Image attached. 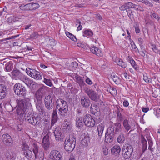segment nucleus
<instances>
[{
	"label": "nucleus",
	"mask_w": 160,
	"mask_h": 160,
	"mask_svg": "<svg viewBox=\"0 0 160 160\" xmlns=\"http://www.w3.org/2000/svg\"><path fill=\"white\" fill-rule=\"evenodd\" d=\"M18 108L16 109L17 114L22 116L23 115L27 112L28 110L32 109V105L30 100L29 98L18 100Z\"/></svg>",
	"instance_id": "obj_1"
},
{
	"label": "nucleus",
	"mask_w": 160,
	"mask_h": 160,
	"mask_svg": "<svg viewBox=\"0 0 160 160\" xmlns=\"http://www.w3.org/2000/svg\"><path fill=\"white\" fill-rule=\"evenodd\" d=\"M68 110L67 102L61 99H58L56 102V109L61 118H64Z\"/></svg>",
	"instance_id": "obj_2"
},
{
	"label": "nucleus",
	"mask_w": 160,
	"mask_h": 160,
	"mask_svg": "<svg viewBox=\"0 0 160 160\" xmlns=\"http://www.w3.org/2000/svg\"><path fill=\"white\" fill-rule=\"evenodd\" d=\"M13 89L15 93L19 97L23 98L25 97L27 91L26 88L22 84L16 83L14 86Z\"/></svg>",
	"instance_id": "obj_3"
},
{
	"label": "nucleus",
	"mask_w": 160,
	"mask_h": 160,
	"mask_svg": "<svg viewBox=\"0 0 160 160\" xmlns=\"http://www.w3.org/2000/svg\"><path fill=\"white\" fill-rule=\"evenodd\" d=\"M133 151V147L130 144L126 143L123 146L122 153L125 159L129 158L132 154Z\"/></svg>",
	"instance_id": "obj_4"
},
{
	"label": "nucleus",
	"mask_w": 160,
	"mask_h": 160,
	"mask_svg": "<svg viewBox=\"0 0 160 160\" xmlns=\"http://www.w3.org/2000/svg\"><path fill=\"white\" fill-rule=\"evenodd\" d=\"M84 91L91 100L97 102L99 99V96L98 93L92 89L88 88L87 86L84 88Z\"/></svg>",
	"instance_id": "obj_5"
},
{
	"label": "nucleus",
	"mask_w": 160,
	"mask_h": 160,
	"mask_svg": "<svg viewBox=\"0 0 160 160\" xmlns=\"http://www.w3.org/2000/svg\"><path fill=\"white\" fill-rule=\"evenodd\" d=\"M26 72L28 75L35 79L39 80L42 79V76L40 73L36 70L27 68Z\"/></svg>",
	"instance_id": "obj_6"
},
{
	"label": "nucleus",
	"mask_w": 160,
	"mask_h": 160,
	"mask_svg": "<svg viewBox=\"0 0 160 160\" xmlns=\"http://www.w3.org/2000/svg\"><path fill=\"white\" fill-rule=\"evenodd\" d=\"M54 96L51 95H46L44 98V101L45 106L48 110H51L53 108L54 102L53 99Z\"/></svg>",
	"instance_id": "obj_7"
},
{
	"label": "nucleus",
	"mask_w": 160,
	"mask_h": 160,
	"mask_svg": "<svg viewBox=\"0 0 160 160\" xmlns=\"http://www.w3.org/2000/svg\"><path fill=\"white\" fill-rule=\"evenodd\" d=\"M48 87L44 85L41 87L36 92L35 95V99L42 100L48 91Z\"/></svg>",
	"instance_id": "obj_8"
},
{
	"label": "nucleus",
	"mask_w": 160,
	"mask_h": 160,
	"mask_svg": "<svg viewBox=\"0 0 160 160\" xmlns=\"http://www.w3.org/2000/svg\"><path fill=\"white\" fill-rule=\"evenodd\" d=\"M85 125L88 127H92L95 124V121L93 117L89 114H86L83 118Z\"/></svg>",
	"instance_id": "obj_9"
},
{
	"label": "nucleus",
	"mask_w": 160,
	"mask_h": 160,
	"mask_svg": "<svg viewBox=\"0 0 160 160\" xmlns=\"http://www.w3.org/2000/svg\"><path fill=\"white\" fill-rule=\"evenodd\" d=\"M56 140L58 141H62L64 137L61 128L59 127H56L54 132Z\"/></svg>",
	"instance_id": "obj_10"
},
{
	"label": "nucleus",
	"mask_w": 160,
	"mask_h": 160,
	"mask_svg": "<svg viewBox=\"0 0 160 160\" xmlns=\"http://www.w3.org/2000/svg\"><path fill=\"white\" fill-rule=\"evenodd\" d=\"M26 120L28 121L29 123L35 126L37 124H39L40 120V117H35L32 114H28L27 116Z\"/></svg>",
	"instance_id": "obj_11"
},
{
	"label": "nucleus",
	"mask_w": 160,
	"mask_h": 160,
	"mask_svg": "<svg viewBox=\"0 0 160 160\" xmlns=\"http://www.w3.org/2000/svg\"><path fill=\"white\" fill-rule=\"evenodd\" d=\"M39 7V4L36 3L22 5L20 6V9L24 10H32L38 8Z\"/></svg>",
	"instance_id": "obj_12"
},
{
	"label": "nucleus",
	"mask_w": 160,
	"mask_h": 160,
	"mask_svg": "<svg viewBox=\"0 0 160 160\" xmlns=\"http://www.w3.org/2000/svg\"><path fill=\"white\" fill-rule=\"evenodd\" d=\"M1 140L5 146H9L12 143V140L11 136L8 133L4 134L1 137Z\"/></svg>",
	"instance_id": "obj_13"
},
{
	"label": "nucleus",
	"mask_w": 160,
	"mask_h": 160,
	"mask_svg": "<svg viewBox=\"0 0 160 160\" xmlns=\"http://www.w3.org/2000/svg\"><path fill=\"white\" fill-rule=\"evenodd\" d=\"M50 160H61L62 155L61 153L56 150L52 151L49 155Z\"/></svg>",
	"instance_id": "obj_14"
},
{
	"label": "nucleus",
	"mask_w": 160,
	"mask_h": 160,
	"mask_svg": "<svg viewBox=\"0 0 160 160\" xmlns=\"http://www.w3.org/2000/svg\"><path fill=\"white\" fill-rule=\"evenodd\" d=\"M50 134V132H48L47 134L43 138L42 142V147L45 150H47L49 148L50 145L49 136Z\"/></svg>",
	"instance_id": "obj_15"
},
{
	"label": "nucleus",
	"mask_w": 160,
	"mask_h": 160,
	"mask_svg": "<svg viewBox=\"0 0 160 160\" xmlns=\"http://www.w3.org/2000/svg\"><path fill=\"white\" fill-rule=\"evenodd\" d=\"M81 103L83 107L87 108L90 106L91 101L87 96H83L81 98Z\"/></svg>",
	"instance_id": "obj_16"
},
{
	"label": "nucleus",
	"mask_w": 160,
	"mask_h": 160,
	"mask_svg": "<svg viewBox=\"0 0 160 160\" xmlns=\"http://www.w3.org/2000/svg\"><path fill=\"white\" fill-rule=\"evenodd\" d=\"M122 124L125 129L127 131L131 129H133V127L135 126V125H132L133 124L129 122L128 120L127 119L124 120Z\"/></svg>",
	"instance_id": "obj_17"
},
{
	"label": "nucleus",
	"mask_w": 160,
	"mask_h": 160,
	"mask_svg": "<svg viewBox=\"0 0 160 160\" xmlns=\"http://www.w3.org/2000/svg\"><path fill=\"white\" fill-rule=\"evenodd\" d=\"M64 148L66 151H72L74 148L75 145L70 142L66 141L65 140L64 143Z\"/></svg>",
	"instance_id": "obj_18"
},
{
	"label": "nucleus",
	"mask_w": 160,
	"mask_h": 160,
	"mask_svg": "<svg viewBox=\"0 0 160 160\" xmlns=\"http://www.w3.org/2000/svg\"><path fill=\"white\" fill-rule=\"evenodd\" d=\"M105 127V125L103 123L99 124L97 126V129L98 131V139L100 140Z\"/></svg>",
	"instance_id": "obj_19"
},
{
	"label": "nucleus",
	"mask_w": 160,
	"mask_h": 160,
	"mask_svg": "<svg viewBox=\"0 0 160 160\" xmlns=\"http://www.w3.org/2000/svg\"><path fill=\"white\" fill-rule=\"evenodd\" d=\"M6 91V86L4 84H0V99H2L5 97Z\"/></svg>",
	"instance_id": "obj_20"
},
{
	"label": "nucleus",
	"mask_w": 160,
	"mask_h": 160,
	"mask_svg": "<svg viewBox=\"0 0 160 160\" xmlns=\"http://www.w3.org/2000/svg\"><path fill=\"white\" fill-rule=\"evenodd\" d=\"M81 143L84 146H87L90 142V137L88 135H82Z\"/></svg>",
	"instance_id": "obj_21"
},
{
	"label": "nucleus",
	"mask_w": 160,
	"mask_h": 160,
	"mask_svg": "<svg viewBox=\"0 0 160 160\" xmlns=\"http://www.w3.org/2000/svg\"><path fill=\"white\" fill-rule=\"evenodd\" d=\"M20 80L22 81L28 87L31 86V84L33 82V81L32 80L24 75L20 79Z\"/></svg>",
	"instance_id": "obj_22"
},
{
	"label": "nucleus",
	"mask_w": 160,
	"mask_h": 160,
	"mask_svg": "<svg viewBox=\"0 0 160 160\" xmlns=\"http://www.w3.org/2000/svg\"><path fill=\"white\" fill-rule=\"evenodd\" d=\"M90 50L93 54L97 55V56H100L102 55V53L101 50L99 49L97 47L95 46H92L90 48Z\"/></svg>",
	"instance_id": "obj_23"
},
{
	"label": "nucleus",
	"mask_w": 160,
	"mask_h": 160,
	"mask_svg": "<svg viewBox=\"0 0 160 160\" xmlns=\"http://www.w3.org/2000/svg\"><path fill=\"white\" fill-rule=\"evenodd\" d=\"M121 151L120 147L118 145H115L111 149V152L113 155H116L119 154Z\"/></svg>",
	"instance_id": "obj_24"
},
{
	"label": "nucleus",
	"mask_w": 160,
	"mask_h": 160,
	"mask_svg": "<svg viewBox=\"0 0 160 160\" xmlns=\"http://www.w3.org/2000/svg\"><path fill=\"white\" fill-rule=\"evenodd\" d=\"M11 73L13 76L17 77L20 80L24 75L19 70L17 69H14Z\"/></svg>",
	"instance_id": "obj_25"
},
{
	"label": "nucleus",
	"mask_w": 160,
	"mask_h": 160,
	"mask_svg": "<svg viewBox=\"0 0 160 160\" xmlns=\"http://www.w3.org/2000/svg\"><path fill=\"white\" fill-rule=\"evenodd\" d=\"M58 112L54 110L52 116L51 127L57 121L58 119Z\"/></svg>",
	"instance_id": "obj_26"
},
{
	"label": "nucleus",
	"mask_w": 160,
	"mask_h": 160,
	"mask_svg": "<svg viewBox=\"0 0 160 160\" xmlns=\"http://www.w3.org/2000/svg\"><path fill=\"white\" fill-rule=\"evenodd\" d=\"M6 160H15L16 155L10 151H7L5 153Z\"/></svg>",
	"instance_id": "obj_27"
},
{
	"label": "nucleus",
	"mask_w": 160,
	"mask_h": 160,
	"mask_svg": "<svg viewBox=\"0 0 160 160\" xmlns=\"http://www.w3.org/2000/svg\"><path fill=\"white\" fill-rule=\"evenodd\" d=\"M141 138L142 145V151L143 152L147 149L148 144L146 140L145 139L143 135H141Z\"/></svg>",
	"instance_id": "obj_28"
},
{
	"label": "nucleus",
	"mask_w": 160,
	"mask_h": 160,
	"mask_svg": "<svg viewBox=\"0 0 160 160\" xmlns=\"http://www.w3.org/2000/svg\"><path fill=\"white\" fill-rule=\"evenodd\" d=\"M75 78L76 79L77 82L79 84L81 87L84 86V85H85V87L87 86L84 82L83 79L82 77L78 75H76L75 77Z\"/></svg>",
	"instance_id": "obj_29"
},
{
	"label": "nucleus",
	"mask_w": 160,
	"mask_h": 160,
	"mask_svg": "<svg viewBox=\"0 0 160 160\" xmlns=\"http://www.w3.org/2000/svg\"><path fill=\"white\" fill-rule=\"evenodd\" d=\"M116 132L115 131V127L113 125H112L108 128L106 134L114 136Z\"/></svg>",
	"instance_id": "obj_30"
},
{
	"label": "nucleus",
	"mask_w": 160,
	"mask_h": 160,
	"mask_svg": "<svg viewBox=\"0 0 160 160\" xmlns=\"http://www.w3.org/2000/svg\"><path fill=\"white\" fill-rule=\"evenodd\" d=\"M13 68L12 62L11 61L7 62L5 65L4 69L7 72H10L11 71Z\"/></svg>",
	"instance_id": "obj_31"
},
{
	"label": "nucleus",
	"mask_w": 160,
	"mask_h": 160,
	"mask_svg": "<svg viewBox=\"0 0 160 160\" xmlns=\"http://www.w3.org/2000/svg\"><path fill=\"white\" fill-rule=\"evenodd\" d=\"M36 101V107L39 111H41L42 110V108L43 105L41 99H35Z\"/></svg>",
	"instance_id": "obj_32"
},
{
	"label": "nucleus",
	"mask_w": 160,
	"mask_h": 160,
	"mask_svg": "<svg viewBox=\"0 0 160 160\" xmlns=\"http://www.w3.org/2000/svg\"><path fill=\"white\" fill-rule=\"evenodd\" d=\"M99 109L98 106L95 104H91L90 108V111L93 114H95L96 112H98Z\"/></svg>",
	"instance_id": "obj_33"
},
{
	"label": "nucleus",
	"mask_w": 160,
	"mask_h": 160,
	"mask_svg": "<svg viewBox=\"0 0 160 160\" xmlns=\"http://www.w3.org/2000/svg\"><path fill=\"white\" fill-rule=\"evenodd\" d=\"M114 137V136L105 133V141L107 143H110L113 141Z\"/></svg>",
	"instance_id": "obj_34"
},
{
	"label": "nucleus",
	"mask_w": 160,
	"mask_h": 160,
	"mask_svg": "<svg viewBox=\"0 0 160 160\" xmlns=\"http://www.w3.org/2000/svg\"><path fill=\"white\" fill-rule=\"evenodd\" d=\"M33 151L35 154L36 158L38 156V145L35 143H33L32 145Z\"/></svg>",
	"instance_id": "obj_35"
},
{
	"label": "nucleus",
	"mask_w": 160,
	"mask_h": 160,
	"mask_svg": "<svg viewBox=\"0 0 160 160\" xmlns=\"http://www.w3.org/2000/svg\"><path fill=\"white\" fill-rule=\"evenodd\" d=\"M24 153L26 157L28 159H30L32 156V151L29 149L26 150L24 151Z\"/></svg>",
	"instance_id": "obj_36"
},
{
	"label": "nucleus",
	"mask_w": 160,
	"mask_h": 160,
	"mask_svg": "<svg viewBox=\"0 0 160 160\" xmlns=\"http://www.w3.org/2000/svg\"><path fill=\"white\" fill-rule=\"evenodd\" d=\"M18 18L16 16H13L8 18L7 21L9 24H10L16 21H18Z\"/></svg>",
	"instance_id": "obj_37"
},
{
	"label": "nucleus",
	"mask_w": 160,
	"mask_h": 160,
	"mask_svg": "<svg viewBox=\"0 0 160 160\" xmlns=\"http://www.w3.org/2000/svg\"><path fill=\"white\" fill-rule=\"evenodd\" d=\"M68 142L75 145L76 144V139L74 136L73 134H71L69 135V138L68 140Z\"/></svg>",
	"instance_id": "obj_38"
},
{
	"label": "nucleus",
	"mask_w": 160,
	"mask_h": 160,
	"mask_svg": "<svg viewBox=\"0 0 160 160\" xmlns=\"http://www.w3.org/2000/svg\"><path fill=\"white\" fill-rule=\"evenodd\" d=\"M116 62L118 65L123 68H125L127 67V64L121 59L118 58Z\"/></svg>",
	"instance_id": "obj_39"
},
{
	"label": "nucleus",
	"mask_w": 160,
	"mask_h": 160,
	"mask_svg": "<svg viewBox=\"0 0 160 160\" xmlns=\"http://www.w3.org/2000/svg\"><path fill=\"white\" fill-rule=\"evenodd\" d=\"M76 125L78 128H80L83 126V122L82 121V119L80 118H77L76 119Z\"/></svg>",
	"instance_id": "obj_40"
},
{
	"label": "nucleus",
	"mask_w": 160,
	"mask_h": 160,
	"mask_svg": "<svg viewBox=\"0 0 160 160\" xmlns=\"http://www.w3.org/2000/svg\"><path fill=\"white\" fill-rule=\"evenodd\" d=\"M113 126L115 127V132H119L121 130V125L120 123L119 122L115 123Z\"/></svg>",
	"instance_id": "obj_41"
},
{
	"label": "nucleus",
	"mask_w": 160,
	"mask_h": 160,
	"mask_svg": "<svg viewBox=\"0 0 160 160\" xmlns=\"http://www.w3.org/2000/svg\"><path fill=\"white\" fill-rule=\"evenodd\" d=\"M111 78L116 84H118L120 83V79L117 76L115 75H112Z\"/></svg>",
	"instance_id": "obj_42"
},
{
	"label": "nucleus",
	"mask_w": 160,
	"mask_h": 160,
	"mask_svg": "<svg viewBox=\"0 0 160 160\" xmlns=\"http://www.w3.org/2000/svg\"><path fill=\"white\" fill-rule=\"evenodd\" d=\"M19 35H15L13 36H12L11 37H10L8 38H6L5 39H3L0 40V43L1 44H3L4 43H6L5 42H3L4 41H5L7 40H9L11 39H15L16 38L18 37L19 36ZM7 42H6L7 43Z\"/></svg>",
	"instance_id": "obj_43"
},
{
	"label": "nucleus",
	"mask_w": 160,
	"mask_h": 160,
	"mask_svg": "<svg viewBox=\"0 0 160 160\" xmlns=\"http://www.w3.org/2000/svg\"><path fill=\"white\" fill-rule=\"evenodd\" d=\"M65 33L66 35L72 41H77V38L73 35L68 32H66Z\"/></svg>",
	"instance_id": "obj_44"
},
{
	"label": "nucleus",
	"mask_w": 160,
	"mask_h": 160,
	"mask_svg": "<svg viewBox=\"0 0 160 160\" xmlns=\"http://www.w3.org/2000/svg\"><path fill=\"white\" fill-rule=\"evenodd\" d=\"M125 137L123 134H120L118 138V142L119 143H122L125 141Z\"/></svg>",
	"instance_id": "obj_45"
},
{
	"label": "nucleus",
	"mask_w": 160,
	"mask_h": 160,
	"mask_svg": "<svg viewBox=\"0 0 160 160\" xmlns=\"http://www.w3.org/2000/svg\"><path fill=\"white\" fill-rule=\"evenodd\" d=\"M148 143L149 144L148 149L151 152H153L154 151V148H152L153 142L151 139L150 138H148Z\"/></svg>",
	"instance_id": "obj_46"
},
{
	"label": "nucleus",
	"mask_w": 160,
	"mask_h": 160,
	"mask_svg": "<svg viewBox=\"0 0 160 160\" xmlns=\"http://www.w3.org/2000/svg\"><path fill=\"white\" fill-rule=\"evenodd\" d=\"M43 82L46 85L49 87H51L53 85L51 80L46 78L45 77L44 78Z\"/></svg>",
	"instance_id": "obj_47"
},
{
	"label": "nucleus",
	"mask_w": 160,
	"mask_h": 160,
	"mask_svg": "<svg viewBox=\"0 0 160 160\" xmlns=\"http://www.w3.org/2000/svg\"><path fill=\"white\" fill-rule=\"evenodd\" d=\"M125 5L127 9H129L130 8H135V6H136V5H135L131 2L126 3Z\"/></svg>",
	"instance_id": "obj_48"
},
{
	"label": "nucleus",
	"mask_w": 160,
	"mask_h": 160,
	"mask_svg": "<svg viewBox=\"0 0 160 160\" xmlns=\"http://www.w3.org/2000/svg\"><path fill=\"white\" fill-rule=\"evenodd\" d=\"M150 16L152 18H155L158 20H159L160 19V17L158 16L157 14L155 13L154 12H151Z\"/></svg>",
	"instance_id": "obj_49"
},
{
	"label": "nucleus",
	"mask_w": 160,
	"mask_h": 160,
	"mask_svg": "<svg viewBox=\"0 0 160 160\" xmlns=\"http://www.w3.org/2000/svg\"><path fill=\"white\" fill-rule=\"evenodd\" d=\"M128 17H129L130 19L132 18H133V13H134V12H132L131 10L128 9V10L126 11Z\"/></svg>",
	"instance_id": "obj_50"
},
{
	"label": "nucleus",
	"mask_w": 160,
	"mask_h": 160,
	"mask_svg": "<svg viewBox=\"0 0 160 160\" xmlns=\"http://www.w3.org/2000/svg\"><path fill=\"white\" fill-rule=\"evenodd\" d=\"M84 33L86 35L88 36L89 37L92 36L93 35L92 32L91 31L89 30H85L84 32Z\"/></svg>",
	"instance_id": "obj_51"
},
{
	"label": "nucleus",
	"mask_w": 160,
	"mask_h": 160,
	"mask_svg": "<svg viewBox=\"0 0 160 160\" xmlns=\"http://www.w3.org/2000/svg\"><path fill=\"white\" fill-rule=\"evenodd\" d=\"M109 92L112 95H116L117 94V91L116 88H111L109 90Z\"/></svg>",
	"instance_id": "obj_52"
},
{
	"label": "nucleus",
	"mask_w": 160,
	"mask_h": 160,
	"mask_svg": "<svg viewBox=\"0 0 160 160\" xmlns=\"http://www.w3.org/2000/svg\"><path fill=\"white\" fill-rule=\"evenodd\" d=\"M143 80L146 82L148 83H150L152 82L151 79L150 78H148L147 76L145 75H143Z\"/></svg>",
	"instance_id": "obj_53"
},
{
	"label": "nucleus",
	"mask_w": 160,
	"mask_h": 160,
	"mask_svg": "<svg viewBox=\"0 0 160 160\" xmlns=\"http://www.w3.org/2000/svg\"><path fill=\"white\" fill-rule=\"evenodd\" d=\"M130 62L132 66L135 68L136 69L137 68V65L136 64V63L135 61L133 60L132 59L130 60Z\"/></svg>",
	"instance_id": "obj_54"
},
{
	"label": "nucleus",
	"mask_w": 160,
	"mask_h": 160,
	"mask_svg": "<svg viewBox=\"0 0 160 160\" xmlns=\"http://www.w3.org/2000/svg\"><path fill=\"white\" fill-rule=\"evenodd\" d=\"M152 2L150 1H149L148 0H147L145 5H148L150 7H152L153 6V4Z\"/></svg>",
	"instance_id": "obj_55"
},
{
	"label": "nucleus",
	"mask_w": 160,
	"mask_h": 160,
	"mask_svg": "<svg viewBox=\"0 0 160 160\" xmlns=\"http://www.w3.org/2000/svg\"><path fill=\"white\" fill-rule=\"evenodd\" d=\"M152 50L156 53H159L160 54V50L156 46L155 48H152Z\"/></svg>",
	"instance_id": "obj_56"
},
{
	"label": "nucleus",
	"mask_w": 160,
	"mask_h": 160,
	"mask_svg": "<svg viewBox=\"0 0 160 160\" xmlns=\"http://www.w3.org/2000/svg\"><path fill=\"white\" fill-rule=\"evenodd\" d=\"M38 37V35L37 33L34 32L31 35V37L33 38H36Z\"/></svg>",
	"instance_id": "obj_57"
},
{
	"label": "nucleus",
	"mask_w": 160,
	"mask_h": 160,
	"mask_svg": "<svg viewBox=\"0 0 160 160\" xmlns=\"http://www.w3.org/2000/svg\"><path fill=\"white\" fill-rule=\"evenodd\" d=\"M85 81L89 85H91L92 84V81L88 77H87Z\"/></svg>",
	"instance_id": "obj_58"
},
{
	"label": "nucleus",
	"mask_w": 160,
	"mask_h": 160,
	"mask_svg": "<svg viewBox=\"0 0 160 160\" xmlns=\"http://www.w3.org/2000/svg\"><path fill=\"white\" fill-rule=\"evenodd\" d=\"M77 22H78L79 24V26L77 28V30L78 31H79L81 30L82 28V26L81 25V22L80 21L78 20H77Z\"/></svg>",
	"instance_id": "obj_59"
},
{
	"label": "nucleus",
	"mask_w": 160,
	"mask_h": 160,
	"mask_svg": "<svg viewBox=\"0 0 160 160\" xmlns=\"http://www.w3.org/2000/svg\"><path fill=\"white\" fill-rule=\"evenodd\" d=\"M121 75L123 79H124V78L126 79H129L128 76L127 75V74L126 73H122L121 74Z\"/></svg>",
	"instance_id": "obj_60"
},
{
	"label": "nucleus",
	"mask_w": 160,
	"mask_h": 160,
	"mask_svg": "<svg viewBox=\"0 0 160 160\" xmlns=\"http://www.w3.org/2000/svg\"><path fill=\"white\" fill-rule=\"evenodd\" d=\"M103 152L104 155H107L108 153V149L106 147H105L103 149Z\"/></svg>",
	"instance_id": "obj_61"
},
{
	"label": "nucleus",
	"mask_w": 160,
	"mask_h": 160,
	"mask_svg": "<svg viewBox=\"0 0 160 160\" xmlns=\"http://www.w3.org/2000/svg\"><path fill=\"white\" fill-rule=\"evenodd\" d=\"M119 9L121 10H127L125 4L119 7Z\"/></svg>",
	"instance_id": "obj_62"
},
{
	"label": "nucleus",
	"mask_w": 160,
	"mask_h": 160,
	"mask_svg": "<svg viewBox=\"0 0 160 160\" xmlns=\"http://www.w3.org/2000/svg\"><path fill=\"white\" fill-rule=\"evenodd\" d=\"M71 66L74 68H75L78 66V64L76 62H73L71 63Z\"/></svg>",
	"instance_id": "obj_63"
},
{
	"label": "nucleus",
	"mask_w": 160,
	"mask_h": 160,
	"mask_svg": "<svg viewBox=\"0 0 160 160\" xmlns=\"http://www.w3.org/2000/svg\"><path fill=\"white\" fill-rule=\"evenodd\" d=\"M142 111L144 112H147L149 110L148 108H142Z\"/></svg>",
	"instance_id": "obj_64"
}]
</instances>
